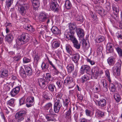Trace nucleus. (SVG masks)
Wrapping results in <instances>:
<instances>
[{
    "label": "nucleus",
    "instance_id": "55",
    "mask_svg": "<svg viewBox=\"0 0 122 122\" xmlns=\"http://www.w3.org/2000/svg\"><path fill=\"white\" fill-rule=\"evenodd\" d=\"M25 102V99L24 97H22L20 100V105L23 104Z\"/></svg>",
    "mask_w": 122,
    "mask_h": 122
},
{
    "label": "nucleus",
    "instance_id": "59",
    "mask_svg": "<svg viewBox=\"0 0 122 122\" xmlns=\"http://www.w3.org/2000/svg\"><path fill=\"white\" fill-rule=\"evenodd\" d=\"M46 76L45 77L47 79H48V80L50 81V79L51 78V76L50 74L48 73H47L46 74Z\"/></svg>",
    "mask_w": 122,
    "mask_h": 122
},
{
    "label": "nucleus",
    "instance_id": "62",
    "mask_svg": "<svg viewBox=\"0 0 122 122\" xmlns=\"http://www.w3.org/2000/svg\"><path fill=\"white\" fill-rule=\"evenodd\" d=\"M56 83L59 87L60 88L61 87V85H62V82L61 81H58L56 82Z\"/></svg>",
    "mask_w": 122,
    "mask_h": 122
},
{
    "label": "nucleus",
    "instance_id": "35",
    "mask_svg": "<svg viewBox=\"0 0 122 122\" xmlns=\"http://www.w3.org/2000/svg\"><path fill=\"white\" fill-rule=\"evenodd\" d=\"M105 75L107 78L108 80L110 82H111V80L110 78V74L109 70H107L105 71Z\"/></svg>",
    "mask_w": 122,
    "mask_h": 122
},
{
    "label": "nucleus",
    "instance_id": "61",
    "mask_svg": "<svg viewBox=\"0 0 122 122\" xmlns=\"http://www.w3.org/2000/svg\"><path fill=\"white\" fill-rule=\"evenodd\" d=\"M54 72L55 75H58L59 73V72L57 69L55 67L54 68Z\"/></svg>",
    "mask_w": 122,
    "mask_h": 122
},
{
    "label": "nucleus",
    "instance_id": "51",
    "mask_svg": "<svg viewBox=\"0 0 122 122\" xmlns=\"http://www.w3.org/2000/svg\"><path fill=\"white\" fill-rule=\"evenodd\" d=\"M112 18L117 21L118 22L119 21V18L117 14H114L112 16Z\"/></svg>",
    "mask_w": 122,
    "mask_h": 122
},
{
    "label": "nucleus",
    "instance_id": "34",
    "mask_svg": "<svg viewBox=\"0 0 122 122\" xmlns=\"http://www.w3.org/2000/svg\"><path fill=\"white\" fill-rule=\"evenodd\" d=\"M48 87L50 91L53 92L56 88L55 85L51 83L48 85Z\"/></svg>",
    "mask_w": 122,
    "mask_h": 122
},
{
    "label": "nucleus",
    "instance_id": "17",
    "mask_svg": "<svg viewBox=\"0 0 122 122\" xmlns=\"http://www.w3.org/2000/svg\"><path fill=\"white\" fill-rule=\"evenodd\" d=\"M92 75L93 76H97L99 73V69L98 68L97 66L93 67L92 69Z\"/></svg>",
    "mask_w": 122,
    "mask_h": 122
},
{
    "label": "nucleus",
    "instance_id": "12",
    "mask_svg": "<svg viewBox=\"0 0 122 122\" xmlns=\"http://www.w3.org/2000/svg\"><path fill=\"white\" fill-rule=\"evenodd\" d=\"M12 32H11L10 33L7 34L5 37V41L9 43H11L13 39V36Z\"/></svg>",
    "mask_w": 122,
    "mask_h": 122
},
{
    "label": "nucleus",
    "instance_id": "14",
    "mask_svg": "<svg viewBox=\"0 0 122 122\" xmlns=\"http://www.w3.org/2000/svg\"><path fill=\"white\" fill-rule=\"evenodd\" d=\"M20 88L19 86H17L14 88L10 92V94L12 97H14L17 94L20 90Z\"/></svg>",
    "mask_w": 122,
    "mask_h": 122
},
{
    "label": "nucleus",
    "instance_id": "40",
    "mask_svg": "<svg viewBox=\"0 0 122 122\" xmlns=\"http://www.w3.org/2000/svg\"><path fill=\"white\" fill-rule=\"evenodd\" d=\"M70 102V99L69 98L65 99V101H63L64 106L66 107L69 104Z\"/></svg>",
    "mask_w": 122,
    "mask_h": 122
},
{
    "label": "nucleus",
    "instance_id": "4",
    "mask_svg": "<svg viewBox=\"0 0 122 122\" xmlns=\"http://www.w3.org/2000/svg\"><path fill=\"white\" fill-rule=\"evenodd\" d=\"M26 112L25 111H21L17 112L15 116V119L18 122L22 121L24 119V117L26 114Z\"/></svg>",
    "mask_w": 122,
    "mask_h": 122
},
{
    "label": "nucleus",
    "instance_id": "31",
    "mask_svg": "<svg viewBox=\"0 0 122 122\" xmlns=\"http://www.w3.org/2000/svg\"><path fill=\"white\" fill-rule=\"evenodd\" d=\"M68 72L69 73H71L73 71L74 69V66L73 65L69 64L66 67Z\"/></svg>",
    "mask_w": 122,
    "mask_h": 122
},
{
    "label": "nucleus",
    "instance_id": "60",
    "mask_svg": "<svg viewBox=\"0 0 122 122\" xmlns=\"http://www.w3.org/2000/svg\"><path fill=\"white\" fill-rule=\"evenodd\" d=\"M97 12L99 14H101L103 12V10L102 8L100 9H97L96 10Z\"/></svg>",
    "mask_w": 122,
    "mask_h": 122
},
{
    "label": "nucleus",
    "instance_id": "5",
    "mask_svg": "<svg viewBox=\"0 0 122 122\" xmlns=\"http://www.w3.org/2000/svg\"><path fill=\"white\" fill-rule=\"evenodd\" d=\"M29 8L28 5L24 4L20 5L19 8V12L22 15H24L26 13L27 10Z\"/></svg>",
    "mask_w": 122,
    "mask_h": 122
},
{
    "label": "nucleus",
    "instance_id": "1",
    "mask_svg": "<svg viewBox=\"0 0 122 122\" xmlns=\"http://www.w3.org/2000/svg\"><path fill=\"white\" fill-rule=\"evenodd\" d=\"M62 95L58 94L56 96V100L54 104V110L56 113L58 112L62 106L61 102L63 101L62 98Z\"/></svg>",
    "mask_w": 122,
    "mask_h": 122
},
{
    "label": "nucleus",
    "instance_id": "24",
    "mask_svg": "<svg viewBox=\"0 0 122 122\" xmlns=\"http://www.w3.org/2000/svg\"><path fill=\"white\" fill-rule=\"evenodd\" d=\"M52 32L55 35H57L59 34L60 31L57 27L56 26H53L51 29Z\"/></svg>",
    "mask_w": 122,
    "mask_h": 122
},
{
    "label": "nucleus",
    "instance_id": "48",
    "mask_svg": "<svg viewBox=\"0 0 122 122\" xmlns=\"http://www.w3.org/2000/svg\"><path fill=\"white\" fill-rule=\"evenodd\" d=\"M101 84L103 86L105 87L107 90V84H106V80L105 79H102L101 80Z\"/></svg>",
    "mask_w": 122,
    "mask_h": 122
},
{
    "label": "nucleus",
    "instance_id": "33",
    "mask_svg": "<svg viewBox=\"0 0 122 122\" xmlns=\"http://www.w3.org/2000/svg\"><path fill=\"white\" fill-rule=\"evenodd\" d=\"M108 63L109 65H113L115 62V59L114 58H109L107 60Z\"/></svg>",
    "mask_w": 122,
    "mask_h": 122
},
{
    "label": "nucleus",
    "instance_id": "23",
    "mask_svg": "<svg viewBox=\"0 0 122 122\" xmlns=\"http://www.w3.org/2000/svg\"><path fill=\"white\" fill-rule=\"evenodd\" d=\"M107 104V101L104 99H102L100 100L98 102V105L101 107H103Z\"/></svg>",
    "mask_w": 122,
    "mask_h": 122
},
{
    "label": "nucleus",
    "instance_id": "57",
    "mask_svg": "<svg viewBox=\"0 0 122 122\" xmlns=\"http://www.w3.org/2000/svg\"><path fill=\"white\" fill-rule=\"evenodd\" d=\"M21 59V56L20 54H18L17 56H15L14 57V60L16 61H18Z\"/></svg>",
    "mask_w": 122,
    "mask_h": 122
},
{
    "label": "nucleus",
    "instance_id": "8",
    "mask_svg": "<svg viewBox=\"0 0 122 122\" xmlns=\"http://www.w3.org/2000/svg\"><path fill=\"white\" fill-rule=\"evenodd\" d=\"M47 14L45 12H41L39 15L38 19L41 22H45L47 19Z\"/></svg>",
    "mask_w": 122,
    "mask_h": 122
},
{
    "label": "nucleus",
    "instance_id": "53",
    "mask_svg": "<svg viewBox=\"0 0 122 122\" xmlns=\"http://www.w3.org/2000/svg\"><path fill=\"white\" fill-rule=\"evenodd\" d=\"M23 61L24 63H27L31 61V60L26 57H24L23 59Z\"/></svg>",
    "mask_w": 122,
    "mask_h": 122
},
{
    "label": "nucleus",
    "instance_id": "13",
    "mask_svg": "<svg viewBox=\"0 0 122 122\" xmlns=\"http://www.w3.org/2000/svg\"><path fill=\"white\" fill-rule=\"evenodd\" d=\"M76 32L77 35L79 38H83L84 35V30L80 28H76Z\"/></svg>",
    "mask_w": 122,
    "mask_h": 122
},
{
    "label": "nucleus",
    "instance_id": "19",
    "mask_svg": "<svg viewBox=\"0 0 122 122\" xmlns=\"http://www.w3.org/2000/svg\"><path fill=\"white\" fill-rule=\"evenodd\" d=\"M112 43H108L107 46L106 52L107 53H112L113 51L112 47Z\"/></svg>",
    "mask_w": 122,
    "mask_h": 122
},
{
    "label": "nucleus",
    "instance_id": "15",
    "mask_svg": "<svg viewBox=\"0 0 122 122\" xmlns=\"http://www.w3.org/2000/svg\"><path fill=\"white\" fill-rule=\"evenodd\" d=\"M71 57L72 59L75 63H77L79 60L80 57V56L78 53H75V52Z\"/></svg>",
    "mask_w": 122,
    "mask_h": 122
},
{
    "label": "nucleus",
    "instance_id": "32",
    "mask_svg": "<svg viewBox=\"0 0 122 122\" xmlns=\"http://www.w3.org/2000/svg\"><path fill=\"white\" fill-rule=\"evenodd\" d=\"M90 76L86 75H84L82 76L81 78V80L82 83H84L85 81L89 80Z\"/></svg>",
    "mask_w": 122,
    "mask_h": 122
},
{
    "label": "nucleus",
    "instance_id": "38",
    "mask_svg": "<svg viewBox=\"0 0 122 122\" xmlns=\"http://www.w3.org/2000/svg\"><path fill=\"white\" fill-rule=\"evenodd\" d=\"M13 0H6V5L8 7H10L13 3Z\"/></svg>",
    "mask_w": 122,
    "mask_h": 122
},
{
    "label": "nucleus",
    "instance_id": "37",
    "mask_svg": "<svg viewBox=\"0 0 122 122\" xmlns=\"http://www.w3.org/2000/svg\"><path fill=\"white\" fill-rule=\"evenodd\" d=\"M15 100L13 99H11L8 101L7 103V104L10 106H14Z\"/></svg>",
    "mask_w": 122,
    "mask_h": 122
},
{
    "label": "nucleus",
    "instance_id": "36",
    "mask_svg": "<svg viewBox=\"0 0 122 122\" xmlns=\"http://www.w3.org/2000/svg\"><path fill=\"white\" fill-rule=\"evenodd\" d=\"M116 49L118 53L120 58H122V50L119 47L116 48Z\"/></svg>",
    "mask_w": 122,
    "mask_h": 122
},
{
    "label": "nucleus",
    "instance_id": "42",
    "mask_svg": "<svg viewBox=\"0 0 122 122\" xmlns=\"http://www.w3.org/2000/svg\"><path fill=\"white\" fill-rule=\"evenodd\" d=\"M60 45V43L58 41H55L53 43L52 47L53 48H56L59 47Z\"/></svg>",
    "mask_w": 122,
    "mask_h": 122
},
{
    "label": "nucleus",
    "instance_id": "7",
    "mask_svg": "<svg viewBox=\"0 0 122 122\" xmlns=\"http://www.w3.org/2000/svg\"><path fill=\"white\" fill-rule=\"evenodd\" d=\"M50 7L51 9L53 10L55 12L58 11L59 10L58 5L56 2V1L51 0Z\"/></svg>",
    "mask_w": 122,
    "mask_h": 122
},
{
    "label": "nucleus",
    "instance_id": "11",
    "mask_svg": "<svg viewBox=\"0 0 122 122\" xmlns=\"http://www.w3.org/2000/svg\"><path fill=\"white\" fill-rule=\"evenodd\" d=\"M34 101V98L33 97H28L26 99V105L28 107H30L33 105Z\"/></svg>",
    "mask_w": 122,
    "mask_h": 122
},
{
    "label": "nucleus",
    "instance_id": "22",
    "mask_svg": "<svg viewBox=\"0 0 122 122\" xmlns=\"http://www.w3.org/2000/svg\"><path fill=\"white\" fill-rule=\"evenodd\" d=\"M65 8L67 9H69L72 7V5L69 0H66L65 3Z\"/></svg>",
    "mask_w": 122,
    "mask_h": 122
},
{
    "label": "nucleus",
    "instance_id": "46",
    "mask_svg": "<svg viewBox=\"0 0 122 122\" xmlns=\"http://www.w3.org/2000/svg\"><path fill=\"white\" fill-rule=\"evenodd\" d=\"M122 62L121 61H119L115 64V66L113 67L116 68L121 69Z\"/></svg>",
    "mask_w": 122,
    "mask_h": 122
},
{
    "label": "nucleus",
    "instance_id": "26",
    "mask_svg": "<svg viewBox=\"0 0 122 122\" xmlns=\"http://www.w3.org/2000/svg\"><path fill=\"white\" fill-rule=\"evenodd\" d=\"M8 70L6 69L2 70L0 72V75L2 77L7 76L8 75Z\"/></svg>",
    "mask_w": 122,
    "mask_h": 122
},
{
    "label": "nucleus",
    "instance_id": "9",
    "mask_svg": "<svg viewBox=\"0 0 122 122\" xmlns=\"http://www.w3.org/2000/svg\"><path fill=\"white\" fill-rule=\"evenodd\" d=\"M38 82L41 88H43L49 82L48 80H46L43 78H40L38 80Z\"/></svg>",
    "mask_w": 122,
    "mask_h": 122
},
{
    "label": "nucleus",
    "instance_id": "21",
    "mask_svg": "<svg viewBox=\"0 0 122 122\" xmlns=\"http://www.w3.org/2000/svg\"><path fill=\"white\" fill-rule=\"evenodd\" d=\"M112 6L114 14H117L119 11L118 6L114 4H112Z\"/></svg>",
    "mask_w": 122,
    "mask_h": 122
},
{
    "label": "nucleus",
    "instance_id": "39",
    "mask_svg": "<svg viewBox=\"0 0 122 122\" xmlns=\"http://www.w3.org/2000/svg\"><path fill=\"white\" fill-rule=\"evenodd\" d=\"M104 6L105 10L107 11H109L111 9L110 4L109 2L107 3Z\"/></svg>",
    "mask_w": 122,
    "mask_h": 122
},
{
    "label": "nucleus",
    "instance_id": "16",
    "mask_svg": "<svg viewBox=\"0 0 122 122\" xmlns=\"http://www.w3.org/2000/svg\"><path fill=\"white\" fill-rule=\"evenodd\" d=\"M34 9L37 10L40 6L39 0H31Z\"/></svg>",
    "mask_w": 122,
    "mask_h": 122
},
{
    "label": "nucleus",
    "instance_id": "27",
    "mask_svg": "<svg viewBox=\"0 0 122 122\" xmlns=\"http://www.w3.org/2000/svg\"><path fill=\"white\" fill-rule=\"evenodd\" d=\"M109 88L110 91L112 92H115L117 91L116 87L112 83H110Z\"/></svg>",
    "mask_w": 122,
    "mask_h": 122
},
{
    "label": "nucleus",
    "instance_id": "47",
    "mask_svg": "<svg viewBox=\"0 0 122 122\" xmlns=\"http://www.w3.org/2000/svg\"><path fill=\"white\" fill-rule=\"evenodd\" d=\"M49 94L47 92H44L43 95L45 98L46 99L49 100L50 99V98L49 97Z\"/></svg>",
    "mask_w": 122,
    "mask_h": 122
},
{
    "label": "nucleus",
    "instance_id": "10",
    "mask_svg": "<svg viewBox=\"0 0 122 122\" xmlns=\"http://www.w3.org/2000/svg\"><path fill=\"white\" fill-rule=\"evenodd\" d=\"M67 38L68 40H70L73 42L74 44V46L75 48L77 49H79L80 48V46L78 43L77 41L74 36Z\"/></svg>",
    "mask_w": 122,
    "mask_h": 122
},
{
    "label": "nucleus",
    "instance_id": "3",
    "mask_svg": "<svg viewBox=\"0 0 122 122\" xmlns=\"http://www.w3.org/2000/svg\"><path fill=\"white\" fill-rule=\"evenodd\" d=\"M69 29L66 31L64 33V36L66 38L73 37L74 36V30L76 28L75 23H70L69 25Z\"/></svg>",
    "mask_w": 122,
    "mask_h": 122
},
{
    "label": "nucleus",
    "instance_id": "41",
    "mask_svg": "<svg viewBox=\"0 0 122 122\" xmlns=\"http://www.w3.org/2000/svg\"><path fill=\"white\" fill-rule=\"evenodd\" d=\"M46 118L48 121H53L54 119L53 116L50 114L46 115Z\"/></svg>",
    "mask_w": 122,
    "mask_h": 122
},
{
    "label": "nucleus",
    "instance_id": "20",
    "mask_svg": "<svg viewBox=\"0 0 122 122\" xmlns=\"http://www.w3.org/2000/svg\"><path fill=\"white\" fill-rule=\"evenodd\" d=\"M23 28L31 32H33L34 31V29L32 26L30 25L26 24L23 25Z\"/></svg>",
    "mask_w": 122,
    "mask_h": 122
},
{
    "label": "nucleus",
    "instance_id": "44",
    "mask_svg": "<svg viewBox=\"0 0 122 122\" xmlns=\"http://www.w3.org/2000/svg\"><path fill=\"white\" fill-rule=\"evenodd\" d=\"M20 76L23 77H25L26 75L25 73V71H24L23 69H21L20 70Z\"/></svg>",
    "mask_w": 122,
    "mask_h": 122
},
{
    "label": "nucleus",
    "instance_id": "50",
    "mask_svg": "<svg viewBox=\"0 0 122 122\" xmlns=\"http://www.w3.org/2000/svg\"><path fill=\"white\" fill-rule=\"evenodd\" d=\"M41 67L42 70H44L45 69H46L48 68V64H46L43 62L41 64Z\"/></svg>",
    "mask_w": 122,
    "mask_h": 122
},
{
    "label": "nucleus",
    "instance_id": "52",
    "mask_svg": "<svg viewBox=\"0 0 122 122\" xmlns=\"http://www.w3.org/2000/svg\"><path fill=\"white\" fill-rule=\"evenodd\" d=\"M71 109H69L68 111L66 113V117L67 118H69L71 117Z\"/></svg>",
    "mask_w": 122,
    "mask_h": 122
},
{
    "label": "nucleus",
    "instance_id": "25",
    "mask_svg": "<svg viewBox=\"0 0 122 122\" xmlns=\"http://www.w3.org/2000/svg\"><path fill=\"white\" fill-rule=\"evenodd\" d=\"M73 81L72 78L71 77L68 76L65 80L64 83L66 85H68L73 82Z\"/></svg>",
    "mask_w": 122,
    "mask_h": 122
},
{
    "label": "nucleus",
    "instance_id": "6",
    "mask_svg": "<svg viewBox=\"0 0 122 122\" xmlns=\"http://www.w3.org/2000/svg\"><path fill=\"white\" fill-rule=\"evenodd\" d=\"M90 70L91 68L88 66L83 65L81 67L80 69V73L81 74H83L85 73H86L88 75L90 76V75L89 74L88 72L90 71Z\"/></svg>",
    "mask_w": 122,
    "mask_h": 122
},
{
    "label": "nucleus",
    "instance_id": "2",
    "mask_svg": "<svg viewBox=\"0 0 122 122\" xmlns=\"http://www.w3.org/2000/svg\"><path fill=\"white\" fill-rule=\"evenodd\" d=\"M29 39V35L26 33H24L22 34L20 38L16 40V42L18 45H21L27 43Z\"/></svg>",
    "mask_w": 122,
    "mask_h": 122
},
{
    "label": "nucleus",
    "instance_id": "64",
    "mask_svg": "<svg viewBox=\"0 0 122 122\" xmlns=\"http://www.w3.org/2000/svg\"><path fill=\"white\" fill-rule=\"evenodd\" d=\"M77 97L80 100H81L83 99L82 95L81 94H78L77 95Z\"/></svg>",
    "mask_w": 122,
    "mask_h": 122
},
{
    "label": "nucleus",
    "instance_id": "18",
    "mask_svg": "<svg viewBox=\"0 0 122 122\" xmlns=\"http://www.w3.org/2000/svg\"><path fill=\"white\" fill-rule=\"evenodd\" d=\"M66 49L67 52L71 56L73 55L74 52V51L73 50L71 46L68 44L66 45Z\"/></svg>",
    "mask_w": 122,
    "mask_h": 122
},
{
    "label": "nucleus",
    "instance_id": "30",
    "mask_svg": "<svg viewBox=\"0 0 122 122\" xmlns=\"http://www.w3.org/2000/svg\"><path fill=\"white\" fill-rule=\"evenodd\" d=\"M25 70L28 76H30L32 74V71L31 68L29 66L25 67Z\"/></svg>",
    "mask_w": 122,
    "mask_h": 122
},
{
    "label": "nucleus",
    "instance_id": "43",
    "mask_svg": "<svg viewBox=\"0 0 122 122\" xmlns=\"http://www.w3.org/2000/svg\"><path fill=\"white\" fill-rule=\"evenodd\" d=\"M76 19L77 20L80 21L81 22H83V17L81 15L76 16Z\"/></svg>",
    "mask_w": 122,
    "mask_h": 122
},
{
    "label": "nucleus",
    "instance_id": "29",
    "mask_svg": "<svg viewBox=\"0 0 122 122\" xmlns=\"http://www.w3.org/2000/svg\"><path fill=\"white\" fill-rule=\"evenodd\" d=\"M120 69L113 67V74L115 76H119L120 74Z\"/></svg>",
    "mask_w": 122,
    "mask_h": 122
},
{
    "label": "nucleus",
    "instance_id": "28",
    "mask_svg": "<svg viewBox=\"0 0 122 122\" xmlns=\"http://www.w3.org/2000/svg\"><path fill=\"white\" fill-rule=\"evenodd\" d=\"M113 96L114 98L117 102H119L121 99L120 95L118 93H114Z\"/></svg>",
    "mask_w": 122,
    "mask_h": 122
},
{
    "label": "nucleus",
    "instance_id": "45",
    "mask_svg": "<svg viewBox=\"0 0 122 122\" xmlns=\"http://www.w3.org/2000/svg\"><path fill=\"white\" fill-rule=\"evenodd\" d=\"M105 39V38L104 36H98L97 41V42L99 43L104 41Z\"/></svg>",
    "mask_w": 122,
    "mask_h": 122
},
{
    "label": "nucleus",
    "instance_id": "56",
    "mask_svg": "<svg viewBox=\"0 0 122 122\" xmlns=\"http://www.w3.org/2000/svg\"><path fill=\"white\" fill-rule=\"evenodd\" d=\"M85 112L86 116L91 117V111L88 109H86Z\"/></svg>",
    "mask_w": 122,
    "mask_h": 122
},
{
    "label": "nucleus",
    "instance_id": "49",
    "mask_svg": "<svg viewBox=\"0 0 122 122\" xmlns=\"http://www.w3.org/2000/svg\"><path fill=\"white\" fill-rule=\"evenodd\" d=\"M52 105L51 103H47L45 105L44 107L45 109L48 110L49 109L51 108Z\"/></svg>",
    "mask_w": 122,
    "mask_h": 122
},
{
    "label": "nucleus",
    "instance_id": "54",
    "mask_svg": "<svg viewBox=\"0 0 122 122\" xmlns=\"http://www.w3.org/2000/svg\"><path fill=\"white\" fill-rule=\"evenodd\" d=\"M97 115L98 117H102L104 115V113L103 112L99 110L97 111Z\"/></svg>",
    "mask_w": 122,
    "mask_h": 122
},
{
    "label": "nucleus",
    "instance_id": "58",
    "mask_svg": "<svg viewBox=\"0 0 122 122\" xmlns=\"http://www.w3.org/2000/svg\"><path fill=\"white\" fill-rule=\"evenodd\" d=\"M87 62L90 63L92 65H93L95 64V62L94 61H92L89 58L87 59Z\"/></svg>",
    "mask_w": 122,
    "mask_h": 122
},
{
    "label": "nucleus",
    "instance_id": "63",
    "mask_svg": "<svg viewBox=\"0 0 122 122\" xmlns=\"http://www.w3.org/2000/svg\"><path fill=\"white\" fill-rule=\"evenodd\" d=\"M39 56L38 55H36L34 58V60L35 61H36L37 62L39 60Z\"/></svg>",
    "mask_w": 122,
    "mask_h": 122
}]
</instances>
